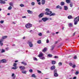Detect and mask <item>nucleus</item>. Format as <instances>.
<instances>
[{
    "label": "nucleus",
    "instance_id": "f257e3e1",
    "mask_svg": "<svg viewBox=\"0 0 79 79\" xmlns=\"http://www.w3.org/2000/svg\"><path fill=\"white\" fill-rule=\"evenodd\" d=\"M79 21V17H77L76 18H75L74 19V24L75 25H76L77 24V22Z\"/></svg>",
    "mask_w": 79,
    "mask_h": 79
},
{
    "label": "nucleus",
    "instance_id": "f03ea898",
    "mask_svg": "<svg viewBox=\"0 0 79 79\" xmlns=\"http://www.w3.org/2000/svg\"><path fill=\"white\" fill-rule=\"evenodd\" d=\"M25 27L26 28H30L32 27V24H31L30 23H28L26 24Z\"/></svg>",
    "mask_w": 79,
    "mask_h": 79
},
{
    "label": "nucleus",
    "instance_id": "7ed1b4c3",
    "mask_svg": "<svg viewBox=\"0 0 79 79\" xmlns=\"http://www.w3.org/2000/svg\"><path fill=\"white\" fill-rule=\"evenodd\" d=\"M52 13V12L50 10L49 11H47L45 13V15H50Z\"/></svg>",
    "mask_w": 79,
    "mask_h": 79
},
{
    "label": "nucleus",
    "instance_id": "20e7f679",
    "mask_svg": "<svg viewBox=\"0 0 79 79\" xmlns=\"http://www.w3.org/2000/svg\"><path fill=\"white\" fill-rule=\"evenodd\" d=\"M19 68L21 69V70H24L26 69V67L24 66H20L19 67Z\"/></svg>",
    "mask_w": 79,
    "mask_h": 79
},
{
    "label": "nucleus",
    "instance_id": "39448f33",
    "mask_svg": "<svg viewBox=\"0 0 79 79\" xmlns=\"http://www.w3.org/2000/svg\"><path fill=\"white\" fill-rule=\"evenodd\" d=\"M44 54H43V53H42V52H40L38 56H39V57H42V56Z\"/></svg>",
    "mask_w": 79,
    "mask_h": 79
},
{
    "label": "nucleus",
    "instance_id": "423d86ee",
    "mask_svg": "<svg viewBox=\"0 0 79 79\" xmlns=\"http://www.w3.org/2000/svg\"><path fill=\"white\" fill-rule=\"evenodd\" d=\"M28 44H29V46L30 47H32L33 46V44H32V43H31V42H28Z\"/></svg>",
    "mask_w": 79,
    "mask_h": 79
},
{
    "label": "nucleus",
    "instance_id": "0eeeda50",
    "mask_svg": "<svg viewBox=\"0 0 79 79\" xmlns=\"http://www.w3.org/2000/svg\"><path fill=\"white\" fill-rule=\"evenodd\" d=\"M42 20H43V21L45 22V21H47V20L48 19L47 18V17L46 18H43L42 19Z\"/></svg>",
    "mask_w": 79,
    "mask_h": 79
},
{
    "label": "nucleus",
    "instance_id": "6e6552de",
    "mask_svg": "<svg viewBox=\"0 0 79 79\" xmlns=\"http://www.w3.org/2000/svg\"><path fill=\"white\" fill-rule=\"evenodd\" d=\"M6 2L2 0H0V3H2V4H5Z\"/></svg>",
    "mask_w": 79,
    "mask_h": 79
},
{
    "label": "nucleus",
    "instance_id": "1a4fd4ad",
    "mask_svg": "<svg viewBox=\"0 0 79 79\" xmlns=\"http://www.w3.org/2000/svg\"><path fill=\"white\" fill-rule=\"evenodd\" d=\"M43 16H44V14L41 13L39 15V17L42 18V17H43Z\"/></svg>",
    "mask_w": 79,
    "mask_h": 79
},
{
    "label": "nucleus",
    "instance_id": "9d476101",
    "mask_svg": "<svg viewBox=\"0 0 79 79\" xmlns=\"http://www.w3.org/2000/svg\"><path fill=\"white\" fill-rule=\"evenodd\" d=\"M27 12L29 14H32V13H33V12H32V11L29 10H27Z\"/></svg>",
    "mask_w": 79,
    "mask_h": 79
},
{
    "label": "nucleus",
    "instance_id": "9b49d317",
    "mask_svg": "<svg viewBox=\"0 0 79 79\" xmlns=\"http://www.w3.org/2000/svg\"><path fill=\"white\" fill-rule=\"evenodd\" d=\"M2 42H3V40H0V45L1 46H2L3 44V43Z\"/></svg>",
    "mask_w": 79,
    "mask_h": 79
},
{
    "label": "nucleus",
    "instance_id": "f8f14e48",
    "mask_svg": "<svg viewBox=\"0 0 79 79\" xmlns=\"http://www.w3.org/2000/svg\"><path fill=\"white\" fill-rule=\"evenodd\" d=\"M12 77H13V79H15V77H16V75H15L14 73H13L11 75Z\"/></svg>",
    "mask_w": 79,
    "mask_h": 79
},
{
    "label": "nucleus",
    "instance_id": "ddd939ff",
    "mask_svg": "<svg viewBox=\"0 0 79 79\" xmlns=\"http://www.w3.org/2000/svg\"><path fill=\"white\" fill-rule=\"evenodd\" d=\"M45 0H42V5H45Z\"/></svg>",
    "mask_w": 79,
    "mask_h": 79
},
{
    "label": "nucleus",
    "instance_id": "4468645a",
    "mask_svg": "<svg viewBox=\"0 0 79 79\" xmlns=\"http://www.w3.org/2000/svg\"><path fill=\"white\" fill-rule=\"evenodd\" d=\"M1 62H2V63H6V60H5V59L2 60H1Z\"/></svg>",
    "mask_w": 79,
    "mask_h": 79
},
{
    "label": "nucleus",
    "instance_id": "2eb2a0df",
    "mask_svg": "<svg viewBox=\"0 0 79 79\" xmlns=\"http://www.w3.org/2000/svg\"><path fill=\"white\" fill-rule=\"evenodd\" d=\"M47 50V48H44V49L42 50V52H46Z\"/></svg>",
    "mask_w": 79,
    "mask_h": 79
},
{
    "label": "nucleus",
    "instance_id": "dca6fc26",
    "mask_svg": "<svg viewBox=\"0 0 79 79\" xmlns=\"http://www.w3.org/2000/svg\"><path fill=\"white\" fill-rule=\"evenodd\" d=\"M21 63L23 64L24 66H26L27 65V64L25 62H22Z\"/></svg>",
    "mask_w": 79,
    "mask_h": 79
},
{
    "label": "nucleus",
    "instance_id": "f3484780",
    "mask_svg": "<svg viewBox=\"0 0 79 79\" xmlns=\"http://www.w3.org/2000/svg\"><path fill=\"white\" fill-rule=\"evenodd\" d=\"M6 38H7V36H3L1 40H3V39H6Z\"/></svg>",
    "mask_w": 79,
    "mask_h": 79
},
{
    "label": "nucleus",
    "instance_id": "a211bd4d",
    "mask_svg": "<svg viewBox=\"0 0 79 79\" xmlns=\"http://www.w3.org/2000/svg\"><path fill=\"white\" fill-rule=\"evenodd\" d=\"M60 5L61 6H63V5H64V2H61L60 3Z\"/></svg>",
    "mask_w": 79,
    "mask_h": 79
},
{
    "label": "nucleus",
    "instance_id": "6ab92c4d",
    "mask_svg": "<svg viewBox=\"0 0 79 79\" xmlns=\"http://www.w3.org/2000/svg\"><path fill=\"white\" fill-rule=\"evenodd\" d=\"M64 10H67L68 9V8L67 6H64Z\"/></svg>",
    "mask_w": 79,
    "mask_h": 79
},
{
    "label": "nucleus",
    "instance_id": "aec40b11",
    "mask_svg": "<svg viewBox=\"0 0 79 79\" xmlns=\"http://www.w3.org/2000/svg\"><path fill=\"white\" fill-rule=\"evenodd\" d=\"M55 69V66H53L52 67H51V69Z\"/></svg>",
    "mask_w": 79,
    "mask_h": 79
},
{
    "label": "nucleus",
    "instance_id": "412c9836",
    "mask_svg": "<svg viewBox=\"0 0 79 79\" xmlns=\"http://www.w3.org/2000/svg\"><path fill=\"white\" fill-rule=\"evenodd\" d=\"M68 19H72L73 18V17L71 15H69L68 16Z\"/></svg>",
    "mask_w": 79,
    "mask_h": 79
},
{
    "label": "nucleus",
    "instance_id": "4be33fe9",
    "mask_svg": "<svg viewBox=\"0 0 79 79\" xmlns=\"http://www.w3.org/2000/svg\"><path fill=\"white\" fill-rule=\"evenodd\" d=\"M70 1L71 0H66V2L67 3H69Z\"/></svg>",
    "mask_w": 79,
    "mask_h": 79
},
{
    "label": "nucleus",
    "instance_id": "5701e85b",
    "mask_svg": "<svg viewBox=\"0 0 79 79\" xmlns=\"http://www.w3.org/2000/svg\"><path fill=\"white\" fill-rule=\"evenodd\" d=\"M18 69V67L16 66H14L12 68V69Z\"/></svg>",
    "mask_w": 79,
    "mask_h": 79
},
{
    "label": "nucleus",
    "instance_id": "b1692460",
    "mask_svg": "<svg viewBox=\"0 0 79 79\" xmlns=\"http://www.w3.org/2000/svg\"><path fill=\"white\" fill-rule=\"evenodd\" d=\"M27 71L26 70H24L23 71H22V73H23V74H26Z\"/></svg>",
    "mask_w": 79,
    "mask_h": 79
},
{
    "label": "nucleus",
    "instance_id": "393cba45",
    "mask_svg": "<svg viewBox=\"0 0 79 79\" xmlns=\"http://www.w3.org/2000/svg\"><path fill=\"white\" fill-rule=\"evenodd\" d=\"M40 59H41V60H45V57H40Z\"/></svg>",
    "mask_w": 79,
    "mask_h": 79
},
{
    "label": "nucleus",
    "instance_id": "a878e982",
    "mask_svg": "<svg viewBox=\"0 0 79 79\" xmlns=\"http://www.w3.org/2000/svg\"><path fill=\"white\" fill-rule=\"evenodd\" d=\"M55 13H52L49 16H55Z\"/></svg>",
    "mask_w": 79,
    "mask_h": 79
},
{
    "label": "nucleus",
    "instance_id": "bb28decb",
    "mask_svg": "<svg viewBox=\"0 0 79 79\" xmlns=\"http://www.w3.org/2000/svg\"><path fill=\"white\" fill-rule=\"evenodd\" d=\"M51 50H53V49H54V48L55 47V46H52L51 47Z\"/></svg>",
    "mask_w": 79,
    "mask_h": 79
},
{
    "label": "nucleus",
    "instance_id": "cd10ccee",
    "mask_svg": "<svg viewBox=\"0 0 79 79\" xmlns=\"http://www.w3.org/2000/svg\"><path fill=\"white\" fill-rule=\"evenodd\" d=\"M9 5L10 6H13V4L12 2H10L9 3Z\"/></svg>",
    "mask_w": 79,
    "mask_h": 79
},
{
    "label": "nucleus",
    "instance_id": "c85d7f7f",
    "mask_svg": "<svg viewBox=\"0 0 79 79\" xmlns=\"http://www.w3.org/2000/svg\"><path fill=\"white\" fill-rule=\"evenodd\" d=\"M58 75V73H56L54 74V76H55V77H57Z\"/></svg>",
    "mask_w": 79,
    "mask_h": 79
},
{
    "label": "nucleus",
    "instance_id": "c756f323",
    "mask_svg": "<svg viewBox=\"0 0 79 79\" xmlns=\"http://www.w3.org/2000/svg\"><path fill=\"white\" fill-rule=\"evenodd\" d=\"M56 63V61H52V64H55Z\"/></svg>",
    "mask_w": 79,
    "mask_h": 79
},
{
    "label": "nucleus",
    "instance_id": "7c9ffc66",
    "mask_svg": "<svg viewBox=\"0 0 79 79\" xmlns=\"http://www.w3.org/2000/svg\"><path fill=\"white\" fill-rule=\"evenodd\" d=\"M73 4L72 3H71L70 4V7H73Z\"/></svg>",
    "mask_w": 79,
    "mask_h": 79
},
{
    "label": "nucleus",
    "instance_id": "2f4dec72",
    "mask_svg": "<svg viewBox=\"0 0 79 79\" xmlns=\"http://www.w3.org/2000/svg\"><path fill=\"white\" fill-rule=\"evenodd\" d=\"M45 11H50V10L48 8H47L46 9Z\"/></svg>",
    "mask_w": 79,
    "mask_h": 79
},
{
    "label": "nucleus",
    "instance_id": "473e14b6",
    "mask_svg": "<svg viewBox=\"0 0 79 79\" xmlns=\"http://www.w3.org/2000/svg\"><path fill=\"white\" fill-rule=\"evenodd\" d=\"M11 8H12V7H11V6H10L8 8V10H11Z\"/></svg>",
    "mask_w": 79,
    "mask_h": 79
},
{
    "label": "nucleus",
    "instance_id": "72a5a7b5",
    "mask_svg": "<svg viewBox=\"0 0 79 79\" xmlns=\"http://www.w3.org/2000/svg\"><path fill=\"white\" fill-rule=\"evenodd\" d=\"M59 66H61L62 65V63L61 62H59L58 63Z\"/></svg>",
    "mask_w": 79,
    "mask_h": 79
},
{
    "label": "nucleus",
    "instance_id": "f704fd0d",
    "mask_svg": "<svg viewBox=\"0 0 79 79\" xmlns=\"http://www.w3.org/2000/svg\"><path fill=\"white\" fill-rule=\"evenodd\" d=\"M31 5H32V6H34V5H35V2H31Z\"/></svg>",
    "mask_w": 79,
    "mask_h": 79
},
{
    "label": "nucleus",
    "instance_id": "c9c22d12",
    "mask_svg": "<svg viewBox=\"0 0 79 79\" xmlns=\"http://www.w3.org/2000/svg\"><path fill=\"white\" fill-rule=\"evenodd\" d=\"M37 43L38 44H41V40H39L37 41Z\"/></svg>",
    "mask_w": 79,
    "mask_h": 79
},
{
    "label": "nucleus",
    "instance_id": "e433bc0d",
    "mask_svg": "<svg viewBox=\"0 0 79 79\" xmlns=\"http://www.w3.org/2000/svg\"><path fill=\"white\" fill-rule=\"evenodd\" d=\"M48 56H49V57H52V54H48Z\"/></svg>",
    "mask_w": 79,
    "mask_h": 79
},
{
    "label": "nucleus",
    "instance_id": "4c0bfd02",
    "mask_svg": "<svg viewBox=\"0 0 79 79\" xmlns=\"http://www.w3.org/2000/svg\"><path fill=\"white\" fill-rule=\"evenodd\" d=\"M38 35L39 36H42V34L41 33H38Z\"/></svg>",
    "mask_w": 79,
    "mask_h": 79
},
{
    "label": "nucleus",
    "instance_id": "58836bf2",
    "mask_svg": "<svg viewBox=\"0 0 79 79\" xmlns=\"http://www.w3.org/2000/svg\"><path fill=\"white\" fill-rule=\"evenodd\" d=\"M20 6H21V7H23V6H24V5L23 4H21L20 5Z\"/></svg>",
    "mask_w": 79,
    "mask_h": 79
},
{
    "label": "nucleus",
    "instance_id": "ea45409f",
    "mask_svg": "<svg viewBox=\"0 0 79 79\" xmlns=\"http://www.w3.org/2000/svg\"><path fill=\"white\" fill-rule=\"evenodd\" d=\"M69 27H72L73 24L72 23H69Z\"/></svg>",
    "mask_w": 79,
    "mask_h": 79
},
{
    "label": "nucleus",
    "instance_id": "a19ab883",
    "mask_svg": "<svg viewBox=\"0 0 79 79\" xmlns=\"http://www.w3.org/2000/svg\"><path fill=\"white\" fill-rule=\"evenodd\" d=\"M5 50L4 49H2L1 51V53H3L4 52H5Z\"/></svg>",
    "mask_w": 79,
    "mask_h": 79
},
{
    "label": "nucleus",
    "instance_id": "79ce46f5",
    "mask_svg": "<svg viewBox=\"0 0 79 79\" xmlns=\"http://www.w3.org/2000/svg\"><path fill=\"white\" fill-rule=\"evenodd\" d=\"M34 61H37V59L36 58V57H34Z\"/></svg>",
    "mask_w": 79,
    "mask_h": 79
},
{
    "label": "nucleus",
    "instance_id": "37998d69",
    "mask_svg": "<svg viewBox=\"0 0 79 79\" xmlns=\"http://www.w3.org/2000/svg\"><path fill=\"white\" fill-rule=\"evenodd\" d=\"M54 73H57V70L56 69H55L54 71Z\"/></svg>",
    "mask_w": 79,
    "mask_h": 79
},
{
    "label": "nucleus",
    "instance_id": "c03bdc74",
    "mask_svg": "<svg viewBox=\"0 0 79 79\" xmlns=\"http://www.w3.org/2000/svg\"><path fill=\"white\" fill-rule=\"evenodd\" d=\"M31 77H36V76H35V75L34 74H32L31 76Z\"/></svg>",
    "mask_w": 79,
    "mask_h": 79
},
{
    "label": "nucleus",
    "instance_id": "a18cd8bd",
    "mask_svg": "<svg viewBox=\"0 0 79 79\" xmlns=\"http://www.w3.org/2000/svg\"><path fill=\"white\" fill-rule=\"evenodd\" d=\"M29 72H30V73H32V72H33L32 69H30L29 70Z\"/></svg>",
    "mask_w": 79,
    "mask_h": 79
},
{
    "label": "nucleus",
    "instance_id": "49530a36",
    "mask_svg": "<svg viewBox=\"0 0 79 79\" xmlns=\"http://www.w3.org/2000/svg\"><path fill=\"white\" fill-rule=\"evenodd\" d=\"M16 65H17V64L16 63H14L13 64L14 66H16Z\"/></svg>",
    "mask_w": 79,
    "mask_h": 79
},
{
    "label": "nucleus",
    "instance_id": "de8ad7c7",
    "mask_svg": "<svg viewBox=\"0 0 79 79\" xmlns=\"http://www.w3.org/2000/svg\"><path fill=\"white\" fill-rule=\"evenodd\" d=\"M37 72H38V73H42V72H41V71H40L39 70H37Z\"/></svg>",
    "mask_w": 79,
    "mask_h": 79
},
{
    "label": "nucleus",
    "instance_id": "09e8293b",
    "mask_svg": "<svg viewBox=\"0 0 79 79\" xmlns=\"http://www.w3.org/2000/svg\"><path fill=\"white\" fill-rule=\"evenodd\" d=\"M0 23L1 24H2V23H4V21H3V20H2V21H1L0 22Z\"/></svg>",
    "mask_w": 79,
    "mask_h": 79
},
{
    "label": "nucleus",
    "instance_id": "8fccbe9b",
    "mask_svg": "<svg viewBox=\"0 0 79 79\" xmlns=\"http://www.w3.org/2000/svg\"><path fill=\"white\" fill-rule=\"evenodd\" d=\"M54 58H58V56H54Z\"/></svg>",
    "mask_w": 79,
    "mask_h": 79
},
{
    "label": "nucleus",
    "instance_id": "3c124183",
    "mask_svg": "<svg viewBox=\"0 0 79 79\" xmlns=\"http://www.w3.org/2000/svg\"><path fill=\"white\" fill-rule=\"evenodd\" d=\"M69 65L70 66H72L73 65V64H72V63H69Z\"/></svg>",
    "mask_w": 79,
    "mask_h": 79
},
{
    "label": "nucleus",
    "instance_id": "603ef678",
    "mask_svg": "<svg viewBox=\"0 0 79 79\" xmlns=\"http://www.w3.org/2000/svg\"><path fill=\"white\" fill-rule=\"evenodd\" d=\"M73 68H75V67H76V65H74L72 66Z\"/></svg>",
    "mask_w": 79,
    "mask_h": 79
},
{
    "label": "nucleus",
    "instance_id": "864d4df0",
    "mask_svg": "<svg viewBox=\"0 0 79 79\" xmlns=\"http://www.w3.org/2000/svg\"><path fill=\"white\" fill-rule=\"evenodd\" d=\"M79 74V72H78L77 71L76 73L75 74L77 75Z\"/></svg>",
    "mask_w": 79,
    "mask_h": 79
},
{
    "label": "nucleus",
    "instance_id": "5fc2aeb1",
    "mask_svg": "<svg viewBox=\"0 0 79 79\" xmlns=\"http://www.w3.org/2000/svg\"><path fill=\"white\" fill-rule=\"evenodd\" d=\"M73 58H74V59H76L77 58V56H74Z\"/></svg>",
    "mask_w": 79,
    "mask_h": 79
},
{
    "label": "nucleus",
    "instance_id": "6e6d98bb",
    "mask_svg": "<svg viewBox=\"0 0 79 79\" xmlns=\"http://www.w3.org/2000/svg\"><path fill=\"white\" fill-rule=\"evenodd\" d=\"M47 43H48L49 42V40H47L46 41Z\"/></svg>",
    "mask_w": 79,
    "mask_h": 79
},
{
    "label": "nucleus",
    "instance_id": "4d7b16f0",
    "mask_svg": "<svg viewBox=\"0 0 79 79\" xmlns=\"http://www.w3.org/2000/svg\"><path fill=\"white\" fill-rule=\"evenodd\" d=\"M59 7H60V6H57L56 7V8H59Z\"/></svg>",
    "mask_w": 79,
    "mask_h": 79
},
{
    "label": "nucleus",
    "instance_id": "13d9d810",
    "mask_svg": "<svg viewBox=\"0 0 79 79\" xmlns=\"http://www.w3.org/2000/svg\"><path fill=\"white\" fill-rule=\"evenodd\" d=\"M22 18H26V16H24L22 17Z\"/></svg>",
    "mask_w": 79,
    "mask_h": 79
},
{
    "label": "nucleus",
    "instance_id": "bf43d9fd",
    "mask_svg": "<svg viewBox=\"0 0 79 79\" xmlns=\"http://www.w3.org/2000/svg\"><path fill=\"white\" fill-rule=\"evenodd\" d=\"M38 5H41V3L40 2L38 3Z\"/></svg>",
    "mask_w": 79,
    "mask_h": 79
},
{
    "label": "nucleus",
    "instance_id": "052dcab7",
    "mask_svg": "<svg viewBox=\"0 0 79 79\" xmlns=\"http://www.w3.org/2000/svg\"><path fill=\"white\" fill-rule=\"evenodd\" d=\"M73 79H76V77H73Z\"/></svg>",
    "mask_w": 79,
    "mask_h": 79
},
{
    "label": "nucleus",
    "instance_id": "680f3d73",
    "mask_svg": "<svg viewBox=\"0 0 79 79\" xmlns=\"http://www.w3.org/2000/svg\"><path fill=\"white\" fill-rule=\"evenodd\" d=\"M59 9H60V10H61V9H62V7L61 6H60L59 7Z\"/></svg>",
    "mask_w": 79,
    "mask_h": 79
},
{
    "label": "nucleus",
    "instance_id": "e2e57ef3",
    "mask_svg": "<svg viewBox=\"0 0 79 79\" xmlns=\"http://www.w3.org/2000/svg\"><path fill=\"white\" fill-rule=\"evenodd\" d=\"M37 2H40V0H37Z\"/></svg>",
    "mask_w": 79,
    "mask_h": 79
},
{
    "label": "nucleus",
    "instance_id": "0e129e2a",
    "mask_svg": "<svg viewBox=\"0 0 79 79\" xmlns=\"http://www.w3.org/2000/svg\"><path fill=\"white\" fill-rule=\"evenodd\" d=\"M75 34H76V32H75V33H73V36L75 35Z\"/></svg>",
    "mask_w": 79,
    "mask_h": 79
},
{
    "label": "nucleus",
    "instance_id": "69168bd1",
    "mask_svg": "<svg viewBox=\"0 0 79 79\" xmlns=\"http://www.w3.org/2000/svg\"><path fill=\"white\" fill-rule=\"evenodd\" d=\"M18 62V60H16L15 61V63H17V62Z\"/></svg>",
    "mask_w": 79,
    "mask_h": 79
},
{
    "label": "nucleus",
    "instance_id": "338daca9",
    "mask_svg": "<svg viewBox=\"0 0 79 79\" xmlns=\"http://www.w3.org/2000/svg\"><path fill=\"white\" fill-rule=\"evenodd\" d=\"M57 43H58V41H56L55 44H57Z\"/></svg>",
    "mask_w": 79,
    "mask_h": 79
},
{
    "label": "nucleus",
    "instance_id": "774afa93",
    "mask_svg": "<svg viewBox=\"0 0 79 79\" xmlns=\"http://www.w3.org/2000/svg\"><path fill=\"white\" fill-rule=\"evenodd\" d=\"M47 33H49V31H47Z\"/></svg>",
    "mask_w": 79,
    "mask_h": 79
}]
</instances>
